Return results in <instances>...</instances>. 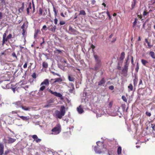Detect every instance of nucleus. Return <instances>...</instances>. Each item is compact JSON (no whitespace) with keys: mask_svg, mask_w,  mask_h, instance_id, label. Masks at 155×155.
<instances>
[{"mask_svg":"<svg viewBox=\"0 0 155 155\" xmlns=\"http://www.w3.org/2000/svg\"><path fill=\"white\" fill-rule=\"evenodd\" d=\"M61 131V125L59 124L57 125L52 130V134L56 135L59 134Z\"/></svg>","mask_w":155,"mask_h":155,"instance_id":"f257e3e1","label":"nucleus"},{"mask_svg":"<svg viewBox=\"0 0 155 155\" xmlns=\"http://www.w3.org/2000/svg\"><path fill=\"white\" fill-rule=\"evenodd\" d=\"M15 139L12 138L10 137H7L4 138V143H12L15 141Z\"/></svg>","mask_w":155,"mask_h":155,"instance_id":"f03ea898","label":"nucleus"},{"mask_svg":"<svg viewBox=\"0 0 155 155\" xmlns=\"http://www.w3.org/2000/svg\"><path fill=\"white\" fill-rule=\"evenodd\" d=\"M48 28L49 31H52L53 33H54L55 32L56 27L55 25L52 24L48 26Z\"/></svg>","mask_w":155,"mask_h":155,"instance_id":"7ed1b4c3","label":"nucleus"},{"mask_svg":"<svg viewBox=\"0 0 155 155\" xmlns=\"http://www.w3.org/2000/svg\"><path fill=\"white\" fill-rule=\"evenodd\" d=\"M21 103L20 102H17L15 103V104L17 105V106L19 105V107H21V108L25 110H29L30 108L29 107H26L25 106H21Z\"/></svg>","mask_w":155,"mask_h":155,"instance_id":"20e7f679","label":"nucleus"},{"mask_svg":"<svg viewBox=\"0 0 155 155\" xmlns=\"http://www.w3.org/2000/svg\"><path fill=\"white\" fill-rule=\"evenodd\" d=\"M94 67L93 70L95 71H97L99 70L101 66V62H95Z\"/></svg>","mask_w":155,"mask_h":155,"instance_id":"39448f33","label":"nucleus"},{"mask_svg":"<svg viewBox=\"0 0 155 155\" xmlns=\"http://www.w3.org/2000/svg\"><path fill=\"white\" fill-rule=\"evenodd\" d=\"M55 114L56 116V117L60 119H61L63 116H64V115H63V114L61 113L58 110L55 111Z\"/></svg>","mask_w":155,"mask_h":155,"instance_id":"423d86ee","label":"nucleus"},{"mask_svg":"<svg viewBox=\"0 0 155 155\" xmlns=\"http://www.w3.org/2000/svg\"><path fill=\"white\" fill-rule=\"evenodd\" d=\"M49 92H50L52 94L54 95L55 96L61 97H62V95L60 93H57V92L55 91L53 92V91L49 89L48 90Z\"/></svg>","mask_w":155,"mask_h":155,"instance_id":"0eeeda50","label":"nucleus"},{"mask_svg":"<svg viewBox=\"0 0 155 155\" xmlns=\"http://www.w3.org/2000/svg\"><path fill=\"white\" fill-rule=\"evenodd\" d=\"M61 113L64 115L66 113L65 107L64 105L61 106L60 107V111Z\"/></svg>","mask_w":155,"mask_h":155,"instance_id":"6e6552de","label":"nucleus"},{"mask_svg":"<svg viewBox=\"0 0 155 155\" xmlns=\"http://www.w3.org/2000/svg\"><path fill=\"white\" fill-rule=\"evenodd\" d=\"M106 82V81L104 78H102L101 80L98 82V85L101 86L102 85L104 84Z\"/></svg>","mask_w":155,"mask_h":155,"instance_id":"1a4fd4ad","label":"nucleus"},{"mask_svg":"<svg viewBox=\"0 0 155 155\" xmlns=\"http://www.w3.org/2000/svg\"><path fill=\"white\" fill-rule=\"evenodd\" d=\"M94 56L95 60V62H101V59L97 55L94 54Z\"/></svg>","mask_w":155,"mask_h":155,"instance_id":"9d476101","label":"nucleus"},{"mask_svg":"<svg viewBox=\"0 0 155 155\" xmlns=\"http://www.w3.org/2000/svg\"><path fill=\"white\" fill-rule=\"evenodd\" d=\"M43 84H45L46 85H48L49 84V80L48 79H45L43 82H42L41 84L40 85L41 86Z\"/></svg>","mask_w":155,"mask_h":155,"instance_id":"9b49d317","label":"nucleus"},{"mask_svg":"<svg viewBox=\"0 0 155 155\" xmlns=\"http://www.w3.org/2000/svg\"><path fill=\"white\" fill-rule=\"evenodd\" d=\"M77 110L79 114H82L84 110L81 107V105H80L79 107L77 108Z\"/></svg>","mask_w":155,"mask_h":155,"instance_id":"f8f14e48","label":"nucleus"},{"mask_svg":"<svg viewBox=\"0 0 155 155\" xmlns=\"http://www.w3.org/2000/svg\"><path fill=\"white\" fill-rule=\"evenodd\" d=\"M4 146L1 143H0V155H2L4 152Z\"/></svg>","mask_w":155,"mask_h":155,"instance_id":"ddd939ff","label":"nucleus"},{"mask_svg":"<svg viewBox=\"0 0 155 155\" xmlns=\"http://www.w3.org/2000/svg\"><path fill=\"white\" fill-rule=\"evenodd\" d=\"M18 116L21 119H22L23 120L25 121H27L28 120L29 118L28 117L24 116H20L18 115Z\"/></svg>","mask_w":155,"mask_h":155,"instance_id":"4468645a","label":"nucleus"},{"mask_svg":"<svg viewBox=\"0 0 155 155\" xmlns=\"http://www.w3.org/2000/svg\"><path fill=\"white\" fill-rule=\"evenodd\" d=\"M138 80L137 76H135L133 80L134 85V87L136 86L137 84Z\"/></svg>","mask_w":155,"mask_h":155,"instance_id":"2eb2a0df","label":"nucleus"},{"mask_svg":"<svg viewBox=\"0 0 155 155\" xmlns=\"http://www.w3.org/2000/svg\"><path fill=\"white\" fill-rule=\"evenodd\" d=\"M133 1L131 2V9H134L135 6V5L136 3L137 2L136 0H132Z\"/></svg>","mask_w":155,"mask_h":155,"instance_id":"dca6fc26","label":"nucleus"},{"mask_svg":"<svg viewBox=\"0 0 155 155\" xmlns=\"http://www.w3.org/2000/svg\"><path fill=\"white\" fill-rule=\"evenodd\" d=\"M25 7V3L23 2L22 3V6L18 9V12H21L23 11Z\"/></svg>","mask_w":155,"mask_h":155,"instance_id":"f3484780","label":"nucleus"},{"mask_svg":"<svg viewBox=\"0 0 155 155\" xmlns=\"http://www.w3.org/2000/svg\"><path fill=\"white\" fill-rule=\"evenodd\" d=\"M62 81V79L61 78H57L54 79V83L58 82L59 83Z\"/></svg>","mask_w":155,"mask_h":155,"instance_id":"a211bd4d","label":"nucleus"},{"mask_svg":"<svg viewBox=\"0 0 155 155\" xmlns=\"http://www.w3.org/2000/svg\"><path fill=\"white\" fill-rule=\"evenodd\" d=\"M68 79L69 81L74 82V81L75 78L72 75H69L68 76Z\"/></svg>","mask_w":155,"mask_h":155,"instance_id":"6ab92c4d","label":"nucleus"},{"mask_svg":"<svg viewBox=\"0 0 155 155\" xmlns=\"http://www.w3.org/2000/svg\"><path fill=\"white\" fill-rule=\"evenodd\" d=\"M128 67L124 66V68L122 70V72L123 74H126L128 71Z\"/></svg>","mask_w":155,"mask_h":155,"instance_id":"aec40b11","label":"nucleus"},{"mask_svg":"<svg viewBox=\"0 0 155 155\" xmlns=\"http://www.w3.org/2000/svg\"><path fill=\"white\" fill-rule=\"evenodd\" d=\"M125 54L124 52H122L121 54L120 59V60H123L125 58Z\"/></svg>","mask_w":155,"mask_h":155,"instance_id":"412c9836","label":"nucleus"},{"mask_svg":"<svg viewBox=\"0 0 155 155\" xmlns=\"http://www.w3.org/2000/svg\"><path fill=\"white\" fill-rule=\"evenodd\" d=\"M128 91L130 92L133 90V87L131 84H130L128 87Z\"/></svg>","mask_w":155,"mask_h":155,"instance_id":"4be33fe9","label":"nucleus"},{"mask_svg":"<svg viewBox=\"0 0 155 155\" xmlns=\"http://www.w3.org/2000/svg\"><path fill=\"white\" fill-rule=\"evenodd\" d=\"M145 41L147 44V45L148 48H150L153 46V45H151L150 42H149L148 41L147 39L145 38Z\"/></svg>","mask_w":155,"mask_h":155,"instance_id":"5701e85b","label":"nucleus"},{"mask_svg":"<svg viewBox=\"0 0 155 155\" xmlns=\"http://www.w3.org/2000/svg\"><path fill=\"white\" fill-rule=\"evenodd\" d=\"M40 32V31L39 29H37L35 31L34 35V38H37L38 34Z\"/></svg>","mask_w":155,"mask_h":155,"instance_id":"b1692460","label":"nucleus"},{"mask_svg":"<svg viewBox=\"0 0 155 155\" xmlns=\"http://www.w3.org/2000/svg\"><path fill=\"white\" fill-rule=\"evenodd\" d=\"M141 62L142 64L146 66H147V64L148 63V62L144 59H142L141 60Z\"/></svg>","mask_w":155,"mask_h":155,"instance_id":"393cba45","label":"nucleus"},{"mask_svg":"<svg viewBox=\"0 0 155 155\" xmlns=\"http://www.w3.org/2000/svg\"><path fill=\"white\" fill-rule=\"evenodd\" d=\"M122 149L120 146L118 147L117 150V153L118 155L120 154L121 153Z\"/></svg>","mask_w":155,"mask_h":155,"instance_id":"a878e982","label":"nucleus"},{"mask_svg":"<svg viewBox=\"0 0 155 155\" xmlns=\"http://www.w3.org/2000/svg\"><path fill=\"white\" fill-rule=\"evenodd\" d=\"M129 60V57H128L127 58V59L126 61V62L125 63V65H124V66L127 67H128L129 63H128V61Z\"/></svg>","mask_w":155,"mask_h":155,"instance_id":"bb28decb","label":"nucleus"},{"mask_svg":"<svg viewBox=\"0 0 155 155\" xmlns=\"http://www.w3.org/2000/svg\"><path fill=\"white\" fill-rule=\"evenodd\" d=\"M86 14L85 11L84 10H81L80 11L79 13V15H85Z\"/></svg>","mask_w":155,"mask_h":155,"instance_id":"cd10ccee","label":"nucleus"},{"mask_svg":"<svg viewBox=\"0 0 155 155\" xmlns=\"http://www.w3.org/2000/svg\"><path fill=\"white\" fill-rule=\"evenodd\" d=\"M149 54L152 58H155V54L153 52L150 51V52Z\"/></svg>","mask_w":155,"mask_h":155,"instance_id":"c85d7f7f","label":"nucleus"},{"mask_svg":"<svg viewBox=\"0 0 155 155\" xmlns=\"http://www.w3.org/2000/svg\"><path fill=\"white\" fill-rule=\"evenodd\" d=\"M42 66L43 68H47L48 67V63L45 62H43L42 63Z\"/></svg>","mask_w":155,"mask_h":155,"instance_id":"c756f323","label":"nucleus"},{"mask_svg":"<svg viewBox=\"0 0 155 155\" xmlns=\"http://www.w3.org/2000/svg\"><path fill=\"white\" fill-rule=\"evenodd\" d=\"M139 63L138 62L137 63L136 68L135 69V70L137 73L139 69Z\"/></svg>","mask_w":155,"mask_h":155,"instance_id":"7c9ffc66","label":"nucleus"},{"mask_svg":"<svg viewBox=\"0 0 155 155\" xmlns=\"http://www.w3.org/2000/svg\"><path fill=\"white\" fill-rule=\"evenodd\" d=\"M53 11L54 12V15L55 17L57 16V12L55 8L54 7V6H53Z\"/></svg>","mask_w":155,"mask_h":155,"instance_id":"2f4dec72","label":"nucleus"},{"mask_svg":"<svg viewBox=\"0 0 155 155\" xmlns=\"http://www.w3.org/2000/svg\"><path fill=\"white\" fill-rule=\"evenodd\" d=\"M12 55L13 58H15L16 60H18L17 57L16 56V54L15 52L13 53L12 54Z\"/></svg>","mask_w":155,"mask_h":155,"instance_id":"473e14b6","label":"nucleus"},{"mask_svg":"<svg viewBox=\"0 0 155 155\" xmlns=\"http://www.w3.org/2000/svg\"><path fill=\"white\" fill-rule=\"evenodd\" d=\"M45 86L42 85V86L40 87L39 91H42L45 89Z\"/></svg>","mask_w":155,"mask_h":155,"instance_id":"72a5a7b5","label":"nucleus"},{"mask_svg":"<svg viewBox=\"0 0 155 155\" xmlns=\"http://www.w3.org/2000/svg\"><path fill=\"white\" fill-rule=\"evenodd\" d=\"M69 31L71 32H73L74 31V30L70 26L69 29Z\"/></svg>","mask_w":155,"mask_h":155,"instance_id":"f704fd0d","label":"nucleus"},{"mask_svg":"<svg viewBox=\"0 0 155 155\" xmlns=\"http://www.w3.org/2000/svg\"><path fill=\"white\" fill-rule=\"evenodd\" d=\"M122 99L125 102H127V99L126 97L124 96H122Z\"/></svg>","mask_w":155,"mask_h":155,"instance_id":"c9c22d12","label":"nucleus"},{"mask_svg":"<svg viewBox=\"0 0 155 155\" xmlns=\"http://www.w3.org/2000/svg\"><path fill=\"white\" fill-rule=\"evenodd\" d=\"M137 18H135L134 21L133 22V26L134 27L136 25V24L137 22Z\"/></svg>","mask_w":155,"mask_h":155,"instance_id":"e433bc0d","label":"nucleus"},{"mask_svg":"<svg viewBox=\"0 0 155 155\" xmlns=\"http://www.w3.org/2000/svg\"><path fill=\"white\" fill-rule=\"evenodd\" d=\"M39 14L40 15H42L43 14V10L41 8H39Z\"/></svg>","mask_w":155,"mask_h":155,"instance_id":"4c0bfd02","label":"nucleus"},{"mask_svg":"<svg viewBox=\"0 0 155 155\" xmlns=\"http://www.w3.org/2000/svg\"><path fill=\"white\" fill-rule=\"evenodd\" d=\"M32 137L34 140H35L38 137L37 135H34L32 136Z\"/></svg>","mask_w":155,"mask_h":155,"instance_id":"58836bf2","label":"nucleus"},{"mask_svg":"<svg viewBox=\"0 0 155 155\" xmlns=\"http://www.w3.org/2000/svg\"><path fill=\"white\" fill-rule=\"evenodd\" d=\"M106 13H107V16L109 17V19L110 20L111 19V16L110 15V14L109 12L108 11L106 12Z\"/></svg>","mask_w":155,"mask_h":155,"instance_id":"ea45409f","label":"nucleus"},{"mask_svg":"<svg viewBox=\"0 0 155 155\" xmlns=\"http://www.w3.org/2000/svg\"><path fill=\"white\" fill-rule=\"evenodd\" d=\"M149 13V12H147V11L145 10L143 12V15L144 16H145L147 15Z\"/></svg>","mask_w":155,"mask_h":155,"instance_id":"a19ab883","label":"nucleus"},{"mask_svg":"<svg viewBox=\"0 0 155 155\" xmlns=\"http://www.w3.org/2000/svg\"><path fill=\"white\" fill-rule=\"evenodd\" d=\"M146 114L147 116L148 117H150L151 115V113L148 111H146Z\"/></svg>","mask_w":155,"mask_h":155,"instance_id":"79ce46f5","label":"nucleus"},{"mask_svg":"<svg viewBox=\"0 0 155 155\" xmlns=\"http://www.w3.org/2000/svg\"><path fill=\"white\" fill-rule=\"evenodd\" d=\"M91 47L92 48V51L94 52V49L95 48V46H94L93 44H91Z\"/></svg>","mask_w":155,"mask_h":155,"instance_id":"37998d69","label":"nucleus"},{"mask_svg":"<svg viewBox=\"0 0 155 155\" xmlns=\"http://www.w3.org/2000/svg\"><path fill=\"white\" fill-rule=\"evenodd\" d=\"M31 76L33 78H34L35 79L36 78V73L35 72L33 73L31 75Z\"/></svg>","mask_w":155,"mask_h":155,"instance_id":"c03bdc74","label":"nucleus"},{"mask_svg":"<svg viewBox=\"0 0 155 155\" xmlns=\"http://www.w3.org/2000/svg\"><path fill=\"white\" fill-rule=\"evenodd\" d=\"M12 35L11 34H9L7 37V38L8 39H9L11 38L12 37Z\"/></svg>","mask_w":155,"mask_h":155,"instance_id":"a18cd8bd","label":"nucleus"},{"mask_svg":"<svg viewBox=\"0 0 155 155\" xmlns=\"http://www.w3.org/2000/svg\"><path fill=\"white\" fill-rule=\"evenodd\" d=\"M65 24V22L64 21H61L59 24L60 25H63Z\"/></svg>","mask_w":155,"mask_h":155,"instance_id":"49530a36","label":"nucleus"},{"mask_svg":"<svg viewBox=\"0 0 155 155\" xmlns=\"http://www.w3.org/2000/svg\"><path fill=\"white\" fill-rule=\"evenodd\" d=\"M151 126L153 128V130H155V124H151Z\"/></svg>","mask_w":155,"mask_h":155,"instance_id":"de8ad7c7","label":"nucleus"},{"mask_svg":"<svg viewBox=\"0 0 155 155\" xmlns=\"http://www.w3.org/2000/svg\"><path fill=\"white\" fill-rule=\"evenodd\" d=\"M8 39L7 38V37H6V38H2V40L3 41H4L5 42H6V41H8Z\"/></svg>","mask_w":155,"mask_h":155,"instance_id":"09e8293b","label":"nucleus"},{"mask_svg":"<svg viewBox=\"0 0 155 155\" xmlns=\"http://www.w3.org/2000/svg\"><path fill=\"white\" fill-rule=\"evenodd\" d=\"M27 64H28V62H25V64H24L23 65V68H25L27 67Z\"/></svg>","mask_w":155,"mask_h":155,"instance_id":"8fccbe9b","label":"nucleus"},{"mask_svg":"<svg viewBox=\"0 0 155 155\" xmlns=\"http://www.w3.org/2000/svg\"><path fill=\"white\" fill-rule=\"evenodd\" d=\"M18 112H20V111H17V110H15V111H12V114H17Z\"/></svg>","mask_w":155,"mask_h":155,"instance_id":"3c124183","label":"nucleus"},{"mask_svg":"<svg viewBox=\"0 0 155 155\" xmlns=\"http://www.w3.org/2000/svg\"><path fill=\"white\" fill-rule=\"evenodd\" d=\"M114 87L113 85L110 86L109 87V89L111 90H113L114 89Z\"/></svg>","mask_w":155,"mask_h":155,"instance_id":"603ef678","label":"nucleus"},{"mask_svg":"<svg viewBox=\"0 0 155 155\" xmlns=\"http://www.w3.org/2000/svg\"><path fill=\"white\" fill-rule=\"evenodd\" d=\"M113 104V102L112 101L110 102L109 104V106L110 108H111L112 107Z\"/></svg>","mask_w":155,"mask_h":155,"instance_id":"864d4df0","label":"nucleus"},{"mask_svg":"<svg viewBox=\"0 0 155 155\" xmlns=\"http://www.w3.org/2000/svg\"><path fill=\"white\" fill-rule=\"evenodd\" d=\"M35 141L37 143H38L40 142L41 141V140L40 139L38 138V137L37 139Z\"/></svg>","mask_w":155,"mask_h":155,"instance_id":"5fc2aeb1","label":"nucleus"},{"mask_svg":"<svg viewBox=\"0 0 155 155\" xmlns=\"http://www.w3.org/2000/svg\"><path fill=\"white\" fill-rule=\"evenodd\" d=\"M42 29H44L45 30H47V28L46 25H44L43 26L42 29H41L42 30Z\"/></svg>","mask_w":155,"mask_h":155,"instance_id":"6e6d98bb","label":"nucleus"},{"mask_svg":"<svg viewBox=\"0 0 155 155\" xmlns=\"http://www.w3.org/2000/svg\"><path fill=\"white\" fill-rule=\"evenodd\" d=\"M54 23L55 25H57L58 23V20L57 18H55L54 19Z\"/></svg>","mask_w":155,"mask_h":155,"instance_id":"4d7b16f0","label":"nucleus"},{"mask_svg":"<svg viewBox=\"0 0 155 155\" xmlns=\"http://www.w3.org/2000/svg\"><path fill=\"white\" fill-rule=\"evenodd\" d=\"M25 29H23V30H22V35L23 36H25Z\"/></svg>","mask_w":155,"mask_h":155,"instance_id":"13d9d810","label":"nucleus"},{"mask_svg":"<svg viewBox=\"0 0 155 155\" xmlns=\"http://www.w3.org/2000/svg\"><path fill=\"white\" fill-rule=\"evenodd\" d=\"M1 3L3 4L4 5L5 4V0H0Z\"/></svg>","mask_w":155,"mask_h":155,"instance_id":"bf43d9fd","label":"nucleus"},{"mask_svg":"<svg viewBox=\"0 0 155 155\" xmlns=\"http://www.w3.org/2000/svg\"><path fill=\"white\" fill-rule=\"evenodd\" d=\"M38 94L39 96H41L43 94V93L42 92H41V91H39V92H38Z\"/></svg>","mask_w":155,"mask_h":155,"instance_id":"052dcab7","label":"nucleus"},{"mask_svg":"<svg viewBox=\"0 0 155 155\" xmlns=\"http://www.w3.org/2000/svg\"><path fill=\"white\" fill-rule=\"evenodd\" d=\"M134 58L133 56H131V63L132 64H134V60H133Z\"/></svg>","mask_w":155,"mask_h":155,"instance_id":"680f3d73","label":"nucleus"},{"mask_svg":"<svg viewBox=\"0 0 155 155\" xmlns=\"http://www.w3.org/2000/svg\"><path fill=\"white\" fill-rule=\"evenodd\" d=\"M96 3V1L95 0H92L91 1V4L93 5H94Z\"/></svg>","mask_w":155,"mask_h":155,"instance_id":"e2e57ef3","label":"nucleus"},{"mask_svg":"<svg viewBox=\"0 0 155 155\" xmlns=\"http://www.w3.org/2000/svg\"><path fill=\"white\" fill-rule=\"evenodd\" d=\"M31 8H32V7H31V3H29L28 8H28V9H31Z\"/></svg>","mask_w":155,"mask_h":155,"instance_id":"0e129e2a","label":"nucleus"},{"mask_svg":"<svg viewBox=\"0 0 155 155\" xmlns=\"http://www.w3.org/2000/svg\"><path fill=\"white\" fill-rule=\"evenodd\" d=\"M25 26V23H24L22 25L21 27V28L22 29V30H23V29H24Z\"/></svg>","mask_w":155,"mask_h":155,"instance_id":"69168bd1","label":"nucleus"},{"mask_svg":"<svg viewBox=\"0 0 155 155\" xmlns=\"http://www.w3.org/2000/svg\"><path fill=\"white\" fill-rule=\"evenodd\" d=\"M98 148V147H97V146H95V147H94V150H95V151L96 152H98L97 151V149Z\"/></svg>","mask_w":155,"mask_h":155,"instance_id":"338daca9","label":"nucleus"},{"mask_svg":"<svg viewBox=\"0 0 155 155\" xmlns=\"http://www.w3.org/2000/svg\"><path fill=\"white\" fill-rule=\"evenodd\" d=\"M148 21V20H147L145 21V22L143 24V28H144V27H145V23H146V22H147V21Z\"/></svg>","mask_w":155,"mask_h":155,"instance_id":"774afa93","label":"nucleus"}]
</instances>
